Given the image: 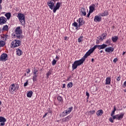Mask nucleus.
Returning <instances> with one entry per match:
<instances>
[{
    "instance_id": "052dcab7",
    "label": "nucleus",
    "mask_w": 126,
    "mask_h": 126,
    "mask_svg": "<svg viewBox=\"0 0 126 126\" xmlns=\"http://www.w3.org/2000/svg\"><path fill=\"white\" fill-rule=\"evenodd\" d=\"M2 2V0H0V4Z\"/></svg>"
},
{
    "instance_id": "a19ab883",
    "label": "nucleus",
    "mask_w": 126,
    "mask_h": 126,
    "mask_svg": "<svg viewBox=\"0 0 126 126\" xmlns=\"http://www.w3.org/2000/svg\"><path fill=\"white\" fill-rule=\"evenodd\" d=\"M28 85V80H27V82L24 83V87H26Z\"/></svg>"
},
{
    "instance_id": "5701e85b",
    "label": "nucleus",
    "mask_w": 126,
    "mask_h": 126,
    "mask_svg": "<svg viewBox=\"0 0 126 126\" xmlns=\"http://www.w3.org/2000/svg\"><path fill=\"white\" fill-rule=\"evenodd\" d=\"M72 110H73V107L71 106V107H69L67 110H65L66 114H67L68 115V114H70V113H71V111H72Z\"/></svg>"
},
{
    "instance_id": "412c9836",
    "label": "nucleus",
    "mask_w": 126,
    "mask_h": 126,
    "mask_svg": "<svg viewBox=\"0 0 126 126\" xmlns=\"http://www.w3.org/2000/svg\"><path fill=\"white\" fill-rule=\"evenodd\" d=\"M96 115L97 117H101L103 115V110L100 109L98 110L96 113Z\"/></svg>"
},
{
    "instance_id": "3c124183",
    "label": "nucleus",
    "mask_w": 126,
    "mask_h": 126,
    "mask_svg": "<svg viewBox=\"0 0 126 126\" xmlns=\"http://www.w3.org/2000/svg\"><path fill=\"white\" fill-rule=\"evenodd\" d=\"M27 73H30V68L28 69V71H27Z\"/></svg>"
},
{
    "instance_id": "338daca9",
    "label": "nucleus",
    "mask_w": 126,
    "mask_h": 126,
    "mask_svg": "<svg viewBox=\"0 0 126 126\" xmlns=\"http://www.w3.org/2000/svg\"><path fill=\"white\" fill-rule=\"evenodd\" d=\"M1 31V29H0V32Z\"/></svg>"
},
{
    "instance_id": "ea45409f",
    "label": "nucleus",
    "mask_w": 126,
    "mask_h": 126,
    "mask_svg": "<svg viewBox=\"0 0 126 126\" xmlns=\"http://www.w3.org/2000/svg\"><path fill=\"white\" fill-rule=\"evenodd\" d=\"M56 63H57V61L54 59L52 62V65H55Z\"/></svg>"
},
{
    "instance_id": "cd10ccee",
    "label": "nucleus",
    "mask_w": 126,
    "mask_h": 126,
    "mask_svg": "<svg viewBox=\"0 0 126 126\" xmlns=\"http://www.w3.org/2000/svg\"><path fill=\"white\" fill-rule=\"evenodd\" d=\"M5 16L6 17L7 19L8 20L10 19V17H11V13L10 12L7 13L5 14Z\"/></svg>"
},
{
    "instance_id": "6e6d98bb",
    "label": "nucleus",
    "mask_w": 126,
    "mask_h": 126,
    "mask_svg": "<svg viewBox=\"0 0 126 126\" xmlns=\"http://www.w3.org/2000/svg\"><path fill=\"white\" fill-rule=\"evenodd\" d=\"M99 53H100V54H102V53H103V50H100L99 51Z\"/></svg>"
},
{
    "instance_id": "f3484780",
    "label": "nucleus",
    "mask_w": 126,
    "mask_h": 126,
    "mask_svg": "<svg viewBox=\"0 0 126 126\" xmlns=\"http://www.w3.org/2000/svg\"><path fill=\"white\" fill-rule=\"evenodd\" d=\"M102 21V17L98 15H96L94 16V22H100V21Z\"/></svg>"
},
{
    "instance_id": "7ed1b4c3",
    "label": "nucleus",
    "mask_w": 126,
    "mask_h": 126,
    "mask_svg": "<svg viewBox=\"0 0 126 126\" xmlns=\"http://www.w3.org/2000/svg\"><path fill=\"white\" fill-rule=\"evenodd\" d=\"M19 89V85L12 83L9 87V92L10 94H14V92H17Z\"/></svg>"
},
{
    "instance_id": "de8ad7c7",
    "label": "nucleus",
    "mask_w": 126,
    "mask_h": 126,
    "mask_svg": "<svg viewBox=\"0 0 126 126\" xmlns=\"http://www.w3.org/2000/svg\"><path fill=\"white\" fill-rule=\"evenodd\" d=\"M70 78H71V76H69L67 79H66V81H69V80H70Z\"/></svg>"
},
{
    "instance_id": "6e6552de",
    "label": "nucleus",
    "mask_w": 126,
    "mask_h": 126,
    "mask_svg": "<svg viewBox=\"0 0 126 126\" xmlns=\"http://www.w3.org/2000/svg\"><path fill=\"white\" fill-rule=\"evenodd\" d=\"M60 0H49L47 1V5L49 7L50 9H54V7L55 6V3L56 1H59Z\"/></svg>"
},
{
    "instance_id": "6ab92c4d",
    "label": "nucleus",
    "mask_w": 126,
    "mask_h": 126,
    "mask_svg": "<svg viewBox=\"0 0 126 126\" xmlns=\"http://www.w3.org/2000/svg\"><path fill=\"white\" fill-rule=\"evenodd\" d=\"M99 15L102 17L108 16L109 15V12H108V10H105L103 13H100Z\"/></svg>"
},
{
    "instance_id": "f8f14e48",
    "label": "nucleus",
    "mask_w": 126,
    "mask_h": 126,
    "mask_svg": "<svg viewBox=\"0 0 126 126\" xmlns=\"http://www.w3.org/2000/svg\"><path fill=\"white\" fill-rule=\"evenodd\" d=\"M6 21L7 20L5 17L3 16L0 17V25H3V24H5Z\"/></svg>"
},
{
    "instance_id": "0eeeda50",
    "label": "nucleus",
    "mask_w": 126,
    "mask_h": 126,
    "mask_svg": "<svg viewBox=\"0 0 126 126\" xmlns=\"http://www.w3.org/2000/svg\"><path fill=\"white\" fill-rule=\"evenodd\" d=\"M12 48H17V47H19V46L21 45V41L19 40H15L12 41L11 42Z\"/></svg>"
},
{
    "instance_id": "2f4dec72",
    "label": "nucleus",
    "mask_w": 126,
    "mask_h": 126,
    "mask_svg": "<svg viewBox=\"0 0 126 126\" xmlns=\"http://www.w3.org/2000/svg\"><path fill=\"white\" fill-rule=\"evenodd\" d=\"M87 113H88V114L87 115H90V116H91L92 115H94V114H95V110H91L90 111H88Z\"/></svg>"
},
{
    "instance_id": "a18cd8bd",
    "label": "nucleus",
    "mask_w": 126,
    "mask_h": 126,
    "mask_svg": "<svg viewBox=\"0 0 126 126\" xmlns=\"http://www.w3.org/2000/svg\"><path fill=\"white\" fill-rule=\"evenodd\" d=\"M117 62H118V58H115L113 60V63H117Z\"/></svg>"
},
{
    "instance_id": "4be33fe9",
    "label": "nucleus",
    "mask_w": 126,
    "mask_h": 126,
    "mask_svg": "<svg viewBox=\"0 0 126 126\" xmlns=\"http://www.w3.org/2000/svg\"><path fill=\"white\" fill-rule=\"evenodd\" d=\"M23 54V52H22V50L19 48H17L16 49V55L18 56H21Z\"/></svg>"
},
{
    "instance_id": "4c0bfd02",
    "label": "nucleus",
    "mask_w": 126,
    "mask_h": 126,
    "mask_svg": "<svg viewBox=\"0 0 126 126\" xmlns=\"http://www.w3.org/2000/svg\"><path fill=\"white\" fill-rule=\"evenodd\" d=\"M111 42H112V40H111V39H108L106 41L105 44H108V45H110Z\"/></svg>"
},
{
    "instance_id": "e433bc0d",
    "label": "nucleus",
    "mask_w": 126,
    "mask_h": 126,
    "mask_svg": "<svg viewBox=\"0 0 126 126\" xmlns=\"http://www.w3.org/2000/svg\"><path fill=\"white\" fill-rule=\"evenodd\" d=\"M2 30L4 31H8V26H7V25L4 26Z\"/></svg>"
},
{
    "instance_id": "f704fd0d",
    "label": "nucleus",
    "mask_w": 126,
    "mask_h": 126,
    "mask_svg": "<svg viewBox=\"0 0 126 126\" xmlns=\"http://www.w3.org/2000/svg\"><path fill=\"white\" fill-rule=\"evenodd\" d=\"M33 75H38V70L36 67L33 68Z\"/></svg>"
},
{
    "instance_id": "4d7b16f0",
    "label": "nucleus",
    "mask_w": 126,
    "mask_h": 126,
    "mask_svg": "<svg viewBox=\"0 0 126 126\" xmlns=\"http://www.w3.org/2000/svg\"><path fill=\"white\" fill-rule=\"evenodd\" d=\"M98 42H99V40H96V44H98Z\"/></svg>"
},
{
    "instance_id": "9b49d317",
    "label": "nucleus",
    "mask_w": 126,
    "mask_h": 126,
    "mask_svg": "<svg viewBox=\"0 0 126 126\" xmlns=\"http://www.w3.org/2000/svg\"><path fill=\"white\" fill-rule=\"evenodd\" d=\"M60 7H61V2H58L56 3L55 7L54 8L53 12H54V13H56L57 10H58V9H60Z\"/></svg>"
},
{
    "instance_id": "c85d7f7f",
    "label": "nucleus",
    "mask_w": 126,
    "mask_h": 126,
    "mask_svg": "<svg viewBox=\"0 0 126 126\" xmlns=\"http://www.w3.org/2000/svg\"><path fill=\"white\" fill-rule=\"evenodd\" d=\"M5 46V42L0 40V48H2Z\"/></svg>"
},
{
    "instance_id": "dca6fc26",
    "label": "nucleus",
    "mask_w": 126,
    "mask_h": 126,
    "mask_svg": "<svg viewBox=\"0 0 126 126\" xmlns=\"http://www.w3.org/2000/svg\"><path fill=\"white\" fill-rule=\"evenodd\" d=\"M80 13H82L81 15L83 16H86V9H85V8L82 7L81 8L80 10Z\"/></svg>"
},
{
    "instance_id": "49530a36",
    "label": "nucleus",
    "mask_w": 126,
    "mask_h": 126,
    "mask_svg": "<svg viewBox=\"0 0 126 126\" xmlns=\"http://www.w3.org/2000/svg\"><path fill=\"white\" fill-rule=\"evenodd\" d=\"M97 39H98V40H101V41H103V38H102V37H101V36H99L97 37Z\"/></svg>"
},
{
    "instance_id": "5fc2aeb1",
    "label": "nucleus",
    "mask_w": 126,
    "mask_h": 126,
    "mask_svg": "<svg viewBox=\"0 0 126 126\" xmlns=\"http://www.w3.org/2000/svg\"><path fill=\"white\" fill-rule=\"evenodd\" d=\"M2 9V7H1V4H0V11Z\"/></svg>"
},
{
    "instance_id": "864d4df0",
    "label": "nucleus",
    "mask_w": 126,
    "mask_h": 126,
    "mask_svg": "<svg viewBox=\"0 0 126 126\" xmlns=\"http://www.w3.org/2000/svg\"><path fill=\"white\" fill-rule=\"evenodd\" d=\"M63 88H65V84H63Z\"/></svg>"
},
{
    "instance_id": "1a4fd4ad",
    "label": "nucleus",
    "mask_w": 126,
    "mask_h": 126,
    "mask_svg": "<svg viewBox=\"0 0 126 126\" xmlns=\"http://www.w3.org/2000/svg\"><path fill=\"white\" fill-rule=\"evenodd\" d=\"M7 57L8 56L6 53H3L0 56V61L2 62H5V61H7Z\"/></svg>"
},
{
    "instance_id": "c756f323",
    "label": "nucleus",
    "mask_w": 126,
    "mask_h": 126,
    "mask_svg": "<svg viewBox=\"0 0 126 126\" xmlns=\"http://www.w3.org/2000/svg\"><path fill=\"white\" fill-rule=\"evenodd\" d=\"M67 114V113H66V112L65 111H63L61 114H60V117H61L62 118H63L64 117H65V116H66Z\"/></svg>"
},
{
    "instance_id": "bf43d9fd",
    "label": "nucleus",
    "mask_w": 126,
    "mask_h": 126,
    "mask_svg": "<svg viewBox=\"0 0 126 126\" xmlns=\"http://www.w3.org/2000/svg\"><path fill=\"white\" fill-rule=\"evenodd\" d=\"M93 62H94V59L92 58V62L93 63Z\"/></svg>"
},
{
    "instance_id": "603ef678",
    "label": "nucleus",
    "mask_w": 126,
    "mask_h": 126,
    "mask_svg": "<svg viewBox=\"0 0 126 126\" xmlns=\"http://www.w3.org/2000/svg\"><path fill=\"white\" fill-rule=\"evenodd\" d=\"M47 115H48V112L45 113L44 115L43 116V118H45Z\"/></svg>"
},
{
    "instance_id": "58836bf2",
    "label": "nucleus",
    "mask_w": 126,
    "mask_h": 126,
    "mask_svg": "<svg viewBox=\"0 0 126 126\" xmlns=\"http://www.w3.org/2000/svg\"><path fill=\"white\" fill-rule=\"evenodd\" d=\"M83 39V36H80V37L78 39V42L79 43H81V42H82Z\"/></svg>"
},
{
    "instance_id": "7c9ffc66",
    "label": "nucleus",
    "mask_w": 126,
    "mask_h": 126,
    "mask_svg": "<svg viewBox=\"0 0 126 126\" xmlns=\"http://www.w3.org/2000/svg\"><path fill=\"white\" fill-rule=\"evenodd\" d=\"M37 76H38V75H33L32 80L33 82H35V81H37V80H38V79L37 78Z\"/></svg>"
},
{
    "instance_id": "72a5a7b5",
    "label": "nucleus",
    "mask_w": 126,
    "mask_h": 126,
    "mask_svg": "<svg viewBox=\"0 0 126 126\" xmlns=\"http://www.w3.org/2000/svg\"><path fill=\"white\" fill-rule=\"evenodd\" d=\"M52 74V72L51 71H47L46 73V78L47 79H48V78L50 77V76Z\"/></svg>"
},
{
    "instance_id": "a211bd4d",
    "label": "nucleus",
    "mask_w": 126,
    "mask_h": 126,
    "mask_svg": "<svg viewBox=\"0 0 126 126\" xmlns=\"http://www.w3.org/2000/svg\"><path fill=\"white\" fill-rule=\"evenodd\" d=\"M95 4H92L89 6V11H90V12H93L94 10H95L96 9H95V8L96 7L95 6Z\"/></svg>"
},
{
    "instance_id": "393cba45",
    "label": "nucleus",
    "mask_w": 126,
    "mask_h": 126,
    "mask_svg": "<svg viewBox=\"0 0 126 126\" xmlns=\"http://www.w3.org/2000/svg\"><path fill=\"white\" fill-rule=\"evenodd\" d=\"M57 100L59 101V103H61V104L63 103V97L60 95L58 96Z\"/></svg>"
},
{
    "instance_id": "ddd939ff",
    "label": "nucleus",
    "mask_w": 126,
    "mask_h": 126,
    "mask_svg": "<svg viewBox=\"0 0 126 126\" xmlns=\"http://www.w3.org/2000/svg\"><path fill=\"white\" fill-rule=\"evenodd\" d=\"M70 119H71V117L70 116H68L65 118H63L62 119V124H63V123H66V122H69Z\"/></svg>"
},
{
    "instance_id": "09e8293b",
    "label": "nucleus",
    "mask_w": 126,
    "mask_h": 126,
    "mask_svg": "<svg viewBox=\"0 0 126 126\" xmlns=\"http://www.w3.org/2000/svg\"><path fill=\"white\" fill-rule=\"evenodd\" d=\"M86 96H87L88 98H89V93H88V92H86Z\"/></svg>"
},
{
    "instance_id": "13d9d810",
    "label": "nucleus",
    "mask_w": 126,
    "mask_h": 126,
    "mask_svg": "<svg viewBox=\"0 0 126 126\" xmlns=\"http://www.w3.org/2000/svg\"><path fill=\"white\" fill-rule=\"evenodd\" d=\"M56 59H57V60H59V58L58 57V56H56Z\"/></svg>"
},
{
    "instance_id": "473e14b6",
    "label": "nucleus",
    "mask_w": 126,
    "mask_h": 126,
    "mask_svg": "<svg viewBox=\"0 0 126 126\" xmlns=\"http://www.w3.org/2000/svg\"><path fill=\"white\" fill-rule=\"evenodd\" d=\"M8 36V35H1V40H2V41H6V38Z\"/></svg>"
},
{
    "instance_id": "b1692460",
    "label": "nucleus",
    "mask_w": 126,
    "mask_h": 126,
    "mask_svg": "<svg viewBox=\"0 0 126 126\" xmlns=\"http://www.w3.org/2000/svg\"><path fill=\"white\" fill-rule=\"evenodd\" d=\"M111 39L112 40V42L113 43H116L119 39V37L117 36H112Z\"/></svg>"
},
{
    "instance_id": "aec40b11",
    "label": "nucleus",
    "mask_w": 126,
    "mask_h": 126,
    "mask_svg": "<svg viewBox=\"0 0 126 126\" xmlns=\"http://www.w3.org/2000/svg\"><path fill=\"white\" fill-rule=\"evenodd\" d=\"M111 77H106V80H105V85H110L111 84Z\"/></svg>"
},
{
    "instance_id": "2eb2a0df",
    "label": "nucleus",
    "mask_w": 126,
    "mask_h": 126,
    "mask_svg": "<svg viewBox=\"0 0 126 126\" xmlns=\"http://www.w3.org/2000/svg\"><path fill=\"white\" fill-rule=\"evenodd\" d=\"M5 122H6V119H5V118L3 117H0V126H3L4 125H5V123H4Z\"/></svg>"
},
{
    "instance_id": "e2e57ef3",
    "label": "nucleus",
    "mask_w": 126,
    "mask_h": 126,
    "mask_svg": "<svg viewBox=\"0 0 126 126\" xmlns=\"http://www.w3.org/2000/svg\"><path fill=\"white\" fill-rule=\"evenodd\" d=\"M1 105V101H0V106Z\"/></svg>"
},
{
    "instance_id": "0e129e2a",
    "label": "nucleus",
    "mask_w": 126,
    "mask_h": 126,
    "mask_svg": "<svg viewBox=\"0 0 126 126\" xmlns=\"http://www.w3.org/2000/svg\"><path fill=\"white\" fill-rule=\"evenodd\" d=\"M66 39H67V37H65V40H66Z\"/></svg>"
},
{
    "instance_id": "39448f33",
    "label": "nucleus",
    "mask_w": 126,
    "mask_h": 126,
    "mask_svg": "<svg viewBox=\"0 0 126 126\" xmlns=\"http://www.w3.org/2000/svg\"><path fill=\"white\" fill-rule=\"evenodd\" d=\"M21 34H22V30L20 27H17L15 30V36L17 37V39H21L22 38Z\"/></svg>"
},
{
    "instance_id": "a878e982",
    "label": "nucleus",
    "mask_w": 126,
    "mask_h": 126,
    "mask_svg": "<svg viewBox=\"0 0 126 126\" xmlns=\"http://www.w3.org/2000/svg\"><path fill=\"white\" fill-rule=\"evenodd\" d=\"M32 95H33V92L32 91H29L27 94V96L28 98H31Z\"/></svg>"
},
{
    "instance_id": "bb28decb",
    "label": "nucleus",
    "mask_w": 126,
    "mask_h": 126,
    "mask_svg": "<svg viewBox=\"0 0 126 126\" xmlns=\"http://www.w3.org/2000/svg\"><path fill=\"white\" fill-rule=\"evenodd\" d=\"M77 23L76 22H74L72 24V26H74V27L76 28V30H79V27H78V25H77Z\"/></svg>"
},
{
    "instance_id": "f03ea898",
    "label": "nucleus",
    "mask_w": 126,
    "mask_h": 126,
    "mask_svg": "<svg viewBox=\"0 0 126 126\" xmlns=\"http://www.w3.org/2000/svg\"><path fill=\"white\" fill-rule=\"evenodd\" d=\"M113 108V110L112 111L111 114L110 115L111 117H110L109 118V122L112 123H114V120H118V121H121V120H123V118H124V116L125 115L124 113H121L120 115L117 114L114 115L116 111H117V109H116L115 106H114Z\"/></svg>"
},
{
    "instance_id": "4468645a",
    "label": "nucleus",
    "mask_w": 126,
    "mask_h": 126,
    "mask_svg": "<svg viewBox=\"0 0 126 126\" xmlns=\"http://www.w3.org/2000/svg\"><path fill=\"white\" fill-rule=\"evenodd\" d=\"M114 50H115V49L112 47H106L105 49V52H106V53H113V51H114Z\"/></svg>"
},
{
    "instance_id": "37998d69",
    "label": "nucleus",
    "mask_w": 126,
    "mask_h": 126,
    "mask_svg": "<svg viewBox=\"0 0 126 126\" xmlns=\"http://www.w3.org/2000/svg\"><path fill=\"white\" fill-rule=\"evenodd\" d=\"M102 36L103 37V39H106V34L105 33H102Z\"/></svg>"
},
{
    "instance_id": "c9c22d12",
    "label": "nucleus",
    "mask_w": 126,
    "mask_h": 126,
    "mask_svg": "<svg viewBox=\"0 0 126 126\" xmlns=\"http://www.w3.org/2000/svg\"><path fill=\"white\" fill-rule=\"evenodd\" d=\"M72 86H73V83L72 82H70L67 84V87L68 88H71Z\"/></svg>"
},
{
    "instance_id": "423d86ee",
    "label": "nucleus",
    "mask_w": 126,
    "mask_h": 126,
    "mask_svg": "<svg viewBox=\"0 0 126 126\" xmlns=\"http://www.w3.org/2000/svg\"><path fill=\"white\" fill-rule=\"evenodd\" d=\"M17 17L22 25H24L25 24V16L24 14L19 13L18 14Z\"/></svg>"
},
{
    "instance_id": "c03bdc74",
    "label": "nucleus",
    "mask_w": 126,
    "mask_h": 126,
    "mask_svg": "<svg viewBox=\"0 0 126 126\" xmlns=\"http://www.w3.org/2000/svg\"><path fill=\"white\" fill-rule=\"evenodd\" d=\"M91 13H92V12H90V11H89V12L87 14V17L89 18V16H90V14H91Z\"/></svg>"
},
{
    "instance_id": "79ce46f5",
    "label": "nucleus",
    "mask_w": 126,
    "mask_h": 126,
    "mask_svg": "<svg viewBox=\"0 0 126 126\" xmlns=\"http://www.w3.org/2000/svg\"><path fill=\"white\" fill-rule=\"evenodd\" d=\"M117 81H120L121 80V76H119L116 78Z\"/></svg>"
},
{
    "instance_id": "680f3d73",
    "label": "nucleus",
    "mask_w": 126,
    "mask_h": 126,
    "mask_svg": "<svg viewBox=\"0 0 126 126\" xmlns=\"http://www.w3.org/2000/svg\"><path fill=\"white\" fill-rule=\"evenodd\" d=\"M126 54V52H124L123 53V55L124 56Z\"/></svg>"
},
{
    "instance_id": "9d476101",
    "label": "nucleus",
    "mask_w": 126,
    "mask_h": 126,
    "mask_svg": "<svg viewBox=\"0 0 126 126\" xmlns=\"http://www.w3.org/2000/svg\"><path fill=\"white\" fill-rule=\"evenodd\" d=\"M77 22H78V27L83 26L84 23H85L84 20H83L82 18H79L78 20H77Z\"/></svg>"
},
{
    "instance_id": "20e7f679",
    "label": "nucleus",
    "mask_w": 126,
    "mask_h": 126,
    "mask_svg": "<svg viewBox=\"0 0 126 126\" xmlns=\"http://www.w3.org/2000/svg\"><path fill=\"white\" fill-rule=\"evenodd\" d=\"M84 62L81 59L79 60L75 61L72 64V68L73 70L74 69H76L77 68V66H79V65H81L82 63H83Z\"/></svg>"
},
{
    "instance_id": "69168bd1",
    "label": "nucleus",
    "mask_w": 126,
    "mask_h": 126,
    "mask_svg": "<svg viewBox=\"0 0 126 126\" xmlns=\"http://www.w3.org/2000/svg\"><path fill=\"white\" fill-rule=\"evenodd\" d=\"M0 112H1V110L0 108Z\"/></svg>"
},
{
    "instance_id": "f257e3e1",
    "label": "nucleus",
    "mask_w": 126,
    "mask_h": 126,
    "mask_svg": "<svg viewBox=\"0 0 126 126\" xmlns=\"http://www.w3.org/2000/svg\"><path fill=\"white\" fill-rule=\"evenodd\" d=\"M107 47H108V45L105 44L94 45L93 48L90 49L81 59L84 62H85V60L87 59V57H89V56H90V55H91L97 48L98 50H103L105 49V48H107Z\"/></svg>"
},
{
    "instance_id": "8fccbe9b",
    "label": "nucleus",
    "mask_w": 126,
    "mask_h": 126,
    "mask_svg": "<svg viewBox=\"0 0 126 126\" xmlns=\"http://www.w3.org/2000/svg\"><path fill=\"white\" fill-rule=\"evenodd\" d=\"M124 88L126 87V81L124 83Z\"/></svg>"
}]
</instances>
